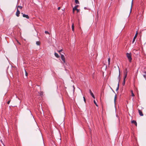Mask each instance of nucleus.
I'll return each mask as SVG.
<instances>
[{
    "mask_svg": "<svg viewBox=\"0 0 146 146\" xmlns=\"http://www.w3.org/2000/svg\"><path fill=\"white\" fill-rule=\"evenodd\" d=\"M119 76H118L117 78V79L118 80V85H117V87L116 89V91H117L119 89V81H120V70H119Z\"/></svg>",
    "mask_w": 146,
    "mask_h": 146,
    "instance_id": "obj_1",
    "label": "nucleus"
},
{
    "mask_svg": "<svg viewBox=\"0 0 146 146\" xmlns=\"http://www.w3.org/2000/svg\"><path fill=\"white\" fill-rule=\"evenodd\" d=\"M130 62L131 61L132 58L131 57V55L130 53H127L126 54Z\"/></svg>",
    "mask_w": 146,
    "mask_h": 146,
    "instance_id": "obj_2",
    "label": "nucleus"
},
{
    "mask_svg": "<svg viewBox=\"0 0 146 146\" xmlns=\"http://www.w3.org/2000/svg\"><path fill=\"white\" fill-rule=\"evenodd\" d=\"M61 58L63 62V64L66 63L65 59L64 56L63 55H61Z\"/></svg>",
    "mask_w": 146,
    "mask_h": 146,
    "instance_id": "obj_3",
    "label": "nucleus"
},
{
    "mask_svg": "<svg viewBox=\"0 0 146 146\" xmlns=\"http://www.w3.org/2000/svg\"><path fill=\"white\" fill-rule=\"evenodd\" d=\"M20 14V12L18 8H17V11L16 12V16L17 17H18L19 16V15Z\"/></svg>",
    "mask_w": 146,
    "mask_h": 146,
    "instance_id": "obj_4",
    "label": "nucleus"
},
{
    "mask_svg": "<svg viewBox=\"0 0 146 146\" xmlns=\"http://www.w3.org/2000/svg\"><path fill=\"white\" fill-rule=\"evenodd\" d=\"M137 32L136 33V34L135 36H134V37L133 38V41H132V43H133L134 42V41H135V39L137 37Z\"/></svg>",
    "mask_w": 146,
    "mask_h": 146,
    "instance_id": "obj_5",
    "label": "nucleus"
},
{
    "mask_svg": "<svg viewBox=\"0 0 146 146\" xmlns=\"http://www.w3.org/2000/svg\"><path fill=\"white\" fill-rule=\"evenodd\" d=\"M78 7V5H76L73 8V12L74 13V11L76 9H77V8Z\"/></svg>",
    "mask_w": 146,
    "mask_h": 146,
    "instance_id": "obj_6",
    "label": "nucleus"
},
{
    "mask_svg": "<svg viewBox=\"0 0 146 146\" xmlns=\"http://www.w3.org/2000/svg\"><path fill=\"white\" fill-rule=\"evenodd\" d=\"M138 111L139 115L141 116H143V114L142 112V111L140 110H138Z\"/></svg>",
    "mask_w": 146,
    "mask_h": 146,
    "instance_id": "obj_7",
    "label": "nucleus"
},
{
    "mask_svg": "<svg viewBox=\"0 0 146 146\" xmlns=\"http://www.w3.org/2000/svg\"><path fill=\"white\" fill-rule=\"evenodd\" d=\"M23 16L24 17L26 18H29V17L28 16V15H25V14H23Z\"/></svg>",
    "mask_w": 146,
    "mask_h": 146,
    "instance_id": "obj_8",
    "label": "nucleus"
},
{
    "mask_svg": "<svg viewBox=\"0 0 146 146\" xmlns=\"http://www.w3.org/2000/svg\"><path fill=\"white\" fill-rule=\"evenodd\" d=\"M133 1V0H132V2H131V8H130V12L129 13V15H130V13H131V11L132 8V7Z\"/></svg>",
    "mask_w": 146,
    "mask_h": 146,
    "instance_id": "obj_9",
    "label": "nucleus"
},
{
    "mask_svg": "<svg viewBox=\"0 0 146 146\" xmlns=\"http://www.w3.org/2000/svg\"><path fill=\"white\" fill-rule=\"evenodd\" d=\"M131 123L135 124L136 126H137V123L134 120H133L131 121Z\"/></svg>",
    "mask_w": 146,
    "mask_h": 146,
    "instance_id": "obj_10",
    "label": "nucleus"
},
{
    "mask_svg": "<svg viewBox=\"0 0 146 146\" xmlns=\"http://www.w3.org/2000/svg\"><path fill=\"white\" fill-rule=\"evenodd\" d=\"M55 56L58 58L60 57V56L58 55V54L56 53H55Z\"/></svg>",
    "mask_w": 146,
    "mask_h": 146,
    "instance_id": "obj_11",
    "label": "nucleus"
},
{
    "mask_svg": "<svg viewBox=\"0 0 146 146\" xmlns=\"http://www.w3.org/2000/svg\"><path fill=\"white\" fill-rule=\"evenodd\" d=\"M72 30L73 31H74V24L73 23L72 25Z\"/></svg>",
    "mask_w": 146,
    "mask_h": 146,
    "instance_id": "obj_12",
    "label": "nucleus"
},
{
    "mask_svg": "<svg viewBox=\"0 0 146 146\" xmlns=\"http://www.w3.org/2000/svg\"><path fill=\"white\" fill-rule=\"evenodd\" d=\"M39 94H40V95L42 96H43V92L42 91H41L40 93H39Z\"/></svg>",
    "mask_w": 146,
    "mask_h": 146,
    "instance_id": "obj_13",
    "label": "nucleus"
},
{
    "mask_svg": "<svg viewBox=\"0 0 146 146\" xmlns=\"http://www.w3.org/2000/svg\"><path fill=\"white\" fill-rule=\"evenodd\" d=\"M40 44V42L39 41H37L36 42V44L37 45H39Z\"/></svg>",
    "mask_w": 146,
    "mask_h": 146,
    "instance_id": "obj_14",
    "label": "nucleus"
},
{
    "mask_svg": "<svg viewBox=\"0 0 146 146\" xmlns=\"http://www.w3.org/2000/svg\"><path fill=\"white\" fill-rule=\"evenodd\" d=\"M127 73H126L123 78V80H125V79L127 76Z\"/></svg>",
    "mask_w": 146,
    "mask_h": 146,
    "instance_id": "obj_15",
    "label": "nucleus"
},
{
    "mask_svg": "<svg viewBox=\"0 0 146 146\" xmlns=\"http://www.w3.org/2000/svg\"><path fill=\"white\" fill-rule=\"evenodd\" d=\"M110 58H109L108 59V65H110Z\"/></svg>",
    "mask_w": 146,
    "mask_h": 146,
    "instance_id": "obj_16",
    "label": "nucleus"
},
{
    "mask_svg": "<svg viewBox=\"0 0 146 146\" xmlns=\"http://www.w3.org/2000/svg\"><path fill=\"white\" fill-rule=\"evenodd\" d=\"M131 95L132 96H134L135 95H134L133 92V90H131Z\"/></svg>",
    "mask_w": 146,
    "mask_h": 146,
    "instance_id": "obj_17",
    "label": "nucleus"
},
{
    "mask_svg": "<svg viewBox=\"0 0 146 146\" xmlns=\"http://www.w3.org/2000/svg\"><path fill=\"white\" fill-rule=\"evenodd\" d=\"M75 2L76 4L79 3V2L78 0H75Z\"/></svg>",
    "mask_w": 146,
    "mask_h": 146,
    "instance_id": "obj_18",
    "label": "nucleus"
},
{
    "mask_svg": "<svg viewBox=\"0 0 146 146\" xmlns=\"http://www.w3.org/2000/svg\"><path fill=\"white\" fill-rule=\"evenodd\" d=\"M58 139H60V140H61V138H60V133H58Z\"/></svg>",
    "mask_w": 146,
    "mask_h": 146,
    "instance_id": "obj_19",
    "label": "nucleus"
},
{
    "mask_svg": "<svg viewBox=\"0 0 146 146\" xmlns=\"http://www.w3.org/2000/svg\"><path fill=\"white\" fill-rule=\"evenodd\" d=\"M90 94L93 98H95V96L93 93H91V94Z\"/></svg>",
    "mask_w": 146,
    "mask_h": 146,
    "instance_id": "obj_20",
    "label": "nucleus"
},
{
    "mask_svg": "<svg viewBox=\"0 0 146 146\" xmlns=\"http://www.w3.org/2000/svg\"><path fill=\"white\" fill-rule=\"evenodd\" d=\"M125 80H123V83H122L123 85V86L125 84Z\"/></svg>",
    "mask_w": 146,
    "mask_h": 146,
    "instance_id": "obj_21",
    "label": "nucleus"
},
{
    "mask_svg": "<svg viewBox=\"0 0 146 146\" xmlns=\"http://www.w3.org/2000/svg\"><path fill=\"white\" fill-rule=\"evenodd\" d=\"M19 8L20 9H21L22 8V7L20 6H18L17 7V8Z\"/></svg>",
    "mask_w": 146,
    "mask_h": 146,
    "instance_id": "obj_22",
    "label": "nucleus"
},
{
    "mask_svg": "<svg viewBox=\"0 0 146 146\" xmlns=\"http://www.w3.org/2000/svg\"><path fill=\"white\" fill-rule=\"evenodd\" d=\"M94 103L97 106H98V105L97 104L96 101L95 100H94Z\"/></svg>",
    "mask_w": 146,
    "mask_h": 146,
    "instance_id": "obj_23",
    "label": "nucleus"
},
{
    "mask_svg": "<svg viewBox=\"0 0 146 146\" xmlns=\"http://www.w3.org/2000/svg\"><path fill=\"white\" fill-rule=\"evenodd\" d=\"M116 98H117V96H116V95H115V97H114V102H115V101L116 99Z\"/></svg>",
    "mask_w": 146,
    "mask_h": 146,
    "instance_id": "obj_24",
    "label": "nucleus"
},
{
    "mask_svg": "<svg viewBox=\"0 0 146 146\" xmlns=\"http://www.w3.org/2000/svg\"><path fill=\"white\" fill-rule=\"evenodd\" d=\"M45 33L46 34H49V33H48V31H45Z\"/></svg>",
    "mask_w": 146,
    "mask_h": 146,
    "instance_id": "obj_25",
    "label": "nucleus"
},
{
    "mask_svg": "<svg viewBox=\"0 0 146 146\" xmlns=\"http://www.w3.org/2000/svg\"><path fill=\"white\" fill-rule=\"evenodd\" d=\"M62 49H61L60 50H58V51L59 52H60L62 51Z\"/></svg>",
    "mask_w": 146,
    "mask_h": 146,
    "instance_id": "obj_26",
    "label": "nucleus"
},
{
    "mask_svg": "<svg viewBox=\"0 0 146 146\" xmlns=\"http://www.w3.org/2000/svg\"><path fill=\"white\" fill-rule=\"evenodd\" d=\"M10 100H9L8 101V102H7V103L8 104H9L10 103Z\"/></svg>",
    "mask_w": 146,
    "mask_h": 146,
    "instance_id": "obj_27",
    "label": "nucleus"
},
{
    "mask_svg": "<svg viewBox=\"0 0 146 146\" xmlns=\"http://www.w3.org/2000/svg\"><path fill=\"white\" fill-rule=\"evenodd\" d=\"M83 98H84V102H85L86 100L85 98L84 97H83Z\"/></svg>",
    "mask_w": 146,
    "mask_h": 146,
    "instance_id": "obj_28",
    "label": "nucleus"
},
{
    "mask_svg": "<svg viewBox=\"0 0 146 146\" xmlns=\"http://www.w3.org/2000/svg\"><path fill=\"white\" fill-rule=\"evenodd\" d=\"M135 51V52H136V51H137H137H137V50H133V52H134Z\"/></svg>",
    "mask_w": 146,
    "mask_h": 146,
    "instance_id": "obj_29",
    "label": "nucleus"
},
{
    "mask_svg": "<svg viewBox=\"0 0 146 146\" xmlns=\"http://www.w3.org/2000/svg\"><path fill=\"white\" fill-rule=\"evenodd\" d=\"M89 92L90 94H91V93H92V91L90 90H89Z\"/></svg>",
    "mask_w": 146,
    "mask_h": 146,
    "instance_id": "obj_30",
    "label": "nucleus"
},
{
    "mask_svg": "<svg viewBox=\"0 0 146 146\" xmlns=\"http://www.w3.org/2000/svg\"><path fill=\"white\" fill-rule=\"evenodd\" d=\"M76 10L77 11V12H78L79 11V10L78 9H76Z\"/></svg>",
    "mask_w": 146,
    "mask_h": 146,
    "instance_id": "obj_31",
    "label": "nucleus"
},
{
    "mask_svg": "<svg viewBox=\"0 0 146 146\" xmlns=\"http://www.w3.org/2000/svg\"><path fill=\"white\" fill-rule=\"evenodd\" d=\"M27 73L26 72V71H25V75L26 76H27Z\"/></svg>",
    "mask_w": 146,
    "mask_h": 146,
    "instance_id": "obj_32",
    "label": "nucleus"
},
{
    "mask_svg": "<svg viewBox=\"0 0 146 146\" xmlns=\"http://www.w3.org/2000/svg\"><path fill=\"white\" fill-rule=\"evenodd\" d=\"M17 42L18 43H19V44H20V43L18 41V40H17Z\"/></svg>",
    "mask_w": 146,
    "mask_h": 146,
    "instance_id": "obj_33",
    "label": "nucleus"
},
{
    "mask_svg": "<svg viewBox=\"0 0 146 146\" xmlns=\"http://www.w3.org/2000/svg\"><path fill=\"white\" fill-rule=\"evenodd\" d=\"M60 7H59L58 8V10H60Z\"/></svg>",
    "mask_w": 146,
    "mask_h": 146,
    "instance_id": "obj_34",
    "label": "nucleus"
},
{
    "mask_svg": "<svg viewBox=\"0 0 146 146\" xmlns=\"http://www.w3.org/2000/svg\"><path fill=\"white\" fill-rule=\"evenodd\" d=\"M1 142H2V143H3V142L1 140Z\"/></svg>",
    "mask_w": 146,
    "mask_h": 146,
    "instance_id": "obj_35",
    "label": "nucleus"
},
{
    "mask_svg": "<svg viewBox=\"0 0 146 146\" xmlns=\"http://www.w3.org/2000/svg\"><path fill=\"white\" fill-rule=\"evenodd\" d=\"M84 9H87V8H86V7H84Z\"/></svg>",
    "mask_w": 146,
    "mask_h": 146,
    "instance_id": "obj_36",
    "label": "nucleus"
},
{
    "mask_svg": "<svg viewBox=\"0 0 146 146\" xmlns=\"http://www.w3.org/2000/svg\"><path fill=\"white\" fill-rule=\"evenodd\" d=\"M73 87H74V86H73Z\"/></svg>",
    "mask_w": 146,
    "mask_h": 146,
    "instance_id": "obj_37",
    "label": "nucleus"
}]
</instances>
